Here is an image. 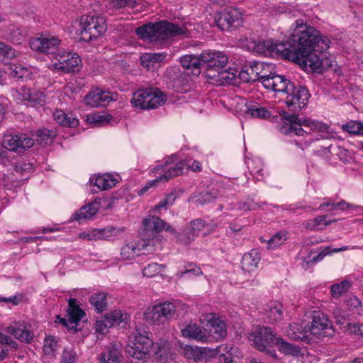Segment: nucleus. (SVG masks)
Instances as JSON below:
<instances>
[{"instance_id": "680f3d73", "label": "nucleus", "mask_w": 363, "mask_h": 363, "mask_svg": "<svg viewBox=\"0 0 363 363\" xmlns=\"http://www.w3.org/2000/svg\"><path fill=\"white\" fill-rule=\"evenodd\" d=\"M177 238L180 243L186 245L194 240L195 235L186 226L180 233L177 234Z\"/></svg>"}, {"instance_id": "9b49d317", "label": "nucleus", "mask_w": 363, "mask_h": 363, "mask_svg": "<svg viewBox=\"0 0 363 363\" xmlns=\"http://www.w3.org/2000/svg\"><path fill=\"white\" fill-rule=\"evenodd\" d=\"M215 22L222 30L230 31L237 28L243 23L242 11L238 8L226 7L216 14Z\"/></svg>"}, {"instance_id": "2f4dec72", "label": "nucleus", "mask_w": 363, "mask_h": 363, "mask_svg": "<svg viewBox=\"0 0 363 363\" xmlns=\"http://www.w3.org/2000/svg\"><path fill=\"white\" fill-rule=\"evenodd\" d=\"M7 332L13 335L21 342H30L32 341L34 334L30 330L18 323H14L7 328Z\"/></svg>"}, {"instance_id": "e2e57ef3", "label": "nucleus", "mask_w": 363, "mask_h": 363, "mask_svg": "<svg viewBox=\"0 0 363 363\" xmlns=\"http://www.w3.org/2000/svg\"><path fill=\"white\" fill-rule=\"evenodd\" d=\"M113 327V323H111L105 315L96 319L95 324V330L98 333L104 334L108 328Z\"/></svg>"}, {"instance_id": "bf43d9fd", "label": "nucleus", "mask_w": 363, "mask_h": 363, "mask_svg": "<svg viewBox=\"0 0 363 363\" xmlns=\"http://www.w3.org/2000/svg\"><path fill=\"white\" fill-rule=\"evenodd\" d=\"M262 204L255 203L251 197L247 198L245 201L238 203V209L241 211H255L261 208Z\"/></svg>"}, {"instance_id": "69168bd1", "label": "nucleus", "mask_w": 363, "mask_h": 363, "mask_svg": "<svg viewBox=\"0 0 363 363\" xmlns=\"http://www.w3.org/2000/svg\"><path fill=\"white\" fill-rule=\"evenodd\" d=\"M162 265L157 263H151L144 267L143 274L145 277H152L162 272Z\"/></svg>"}, {"instance_id": "603ef678", "label": "nucleus", "mask_w": 363, "mask_h": 363, "mask_svg": "<svg viewBox=\"0 0 363 363\" xmlns=\"http://www.w3.org/2000/svg\"><path fill=\"white\" fill-rule=\"evenodd\" d=\"M117 180L111 174H106L96 178L94 185L101 190H107L116 185Z\"/></svg>"}, {"instance_id": "5701e85b", "label": "nucleus", "mask_w": 363, "mask_h": 363, "mask_svg": "<svg viewBox=\"0 0 363 363\" xmlns=\"http://www.w3.org/2000/svg\"><path fill=\"white\" fill-rule=\"evenodd\" d=\"M113 100L110 92L99 89L90 91L84 97L85 103L91 107L106 106Z\"/></svg>"}, {"instance_id": "de8ad7c7", "label": "nucleus", "mask_w": 363, "mask_h": 363, "mask_svg": "<svg viewBox=\"0 0 363 363\" xmlns=\"http://www.w3.org/2000/svg\"><path fill=\"white\" fill-rule=\"evenodd\" d=\"M275 344L278 345L279 351L285 354L298 356L300 353L298 346L290 344L280 337H277Z\"/></svg>"}, {"instance_id": "0e129e2a", "label": "nucleus", "mask_w": 363, "mask_h": 363, "mask_svg": "<svg viewBox=\"0 0 363 363\" xmlns=\"http://www.w3.org/2000/svg\"><path fill=\"white\" fill-rule=\"evenodd\" d=\"M345 328L349 334L354 335L356 337L363 340V324L347 323Z\"/></svg>"}, {"instance_id": "f3484780", "label": "nucleus", "mask_w": 363, "mask_h": 363, "mask_svg": "<svg viewBox=\"0 0 363 363\" xmlns=\"http://www.w3.org/2000/svg\"><path fill=\"white\" fill-rule=\"evenodd\" d=\"M181 165L182 164H179L175 169H170L169 172H167V169L164 167V164L155 167L152 172L154 173V177H156V178L148 182L146 185L140 190L139 194L142 195L150 188L156 186L160 182H165L171 178L179 176L182 170Z\"/></svg>"}, {"instance_id": "c85d7f7f", "label": "nucleus", "mask_w": 363, "mask_h": 363, "mask_svg": "<svg viewBox=\"0 0 363 363\" xmlns=\"http://www.w3.org/2000/svg\"><path fill=\"white\" fill-rule=\"evenodd\" d=\"M18 94L24 101L29 102L32 106L43 104L45 101V94L43 92L27 86H22Z\"/></svg>"}, {"instance_id": "774afa93", "label": "nucleus", "mask_w": 363, "mask_h": 363, "mask_svg": "<svg viewBox=\"0 0 363 363\" xmlns=\"http://www.w3.org/2000/svg\"><path fill=\"white\" fill-rule=\"evenodd\" d=\"M77 352L72 347H66L64 349L62 354V363H75L77 360Z\"/></svg>"}, {"instance_id": "20e7f679", "label": "nucleus", "mask_w": 363, "mask_h": 363, "mask_svg": "<svg viewBox=\"0 0 363 363\" xmlns=\"http://www.w3.org/2000/svg\"><path fill=\"white\" fill-rule=\"evenodd\" d=\"M303 127L306 128H308L309 130H317L320 133V138H317L315 139L309 138L308 140H296V145L299 147L301 150H304L308 148L312 143H314L315 147L320 146L321 150H315V153L317 155H320L324 156L325 157H329L332 154L330 149L332 147V144H328L325 143L324 144H319L320 139L323 140H330V139H335L336 133L335 132H331L329 130V126L327 124H325L321 122L312 121L308 118H304L303 121H301Z\"/></svg>"}, {"instance_id": "338daca9", "label": "nucleus", "mask_w": 363, "mask_h": 363, "mask_svg": "<svg viewBox=\"0 0 363 363\" xmlns=\"http://www.w3.org/2000/svg\"><path fill=\"white\" fill-rule=\"evenodd\" d=\"M237 348L231 345H221L218 346L216 349L213 350L212 355L218 357V359H220L225 354H228L231 352H235Z\"/></svg>"}, {"instance_id": "cd10ccee", "label": "nucleus", "mask_w": 363, "mask_h": 363, "mask_svg": "<svg viewBox=\"0 0 363 363\" xmlns=\"http://www.w3.org/2000/svg\"><path fill=\"white\" fill-rule=\"evenodd\" d=\"M201 60V53L195 55H186L180 58V64L185 69H191L194 74L199 75L203 68V62Z\"/></svg>"}, {"instance_id": "6ab92c4d", "label": "nucleus", "mask_w": 363, "mask_h": 363, "mask_svg": "<svg viewBox=\"0 0 363 363\" xmlns=\"http://www.w3.org/2000/svg\"><path fill=\"white\" fill-rule=\"evenodd\" d=\"M82 60L76 53L69 52L60 56L57 62L53 65L54 69L63 73L78 72L80 69Z\"/></svg>"}, {"instance_id": "49530a36", "label": "nucleus", "mask_w": 363, "mask_h": 363, "mask_svg": "<svg viewBox=\"0 0 363 363\" xmlns=\"http://www.w3.org/2000/svg\"><path fill=\"white\" fill-rule=\"evenodd\" d=\"M207 349L206 347H192L189 345H186L181 347V353L189 359L200 360L202 358V355L204 351Z\"/></svg>"}, {"instance_id": "a878e982", "label": "nucleus", "mask_w": 363, "mask_h": 363, "mask_svg": "<svg viewBox=\"0 0 363 363\" xmlns=\"http://www.w3.org/2000/svg\"><path fill=\"white\" fill-rule=\"evenodd\" d=\"M269 66L265 65L263 63V67L260 69L259 75V79L260 80L264 88L269 90H272L276 92L278 89V85H277V79H285V77L283 75L276 74L268 70Z\"/></svg>"}, {"instance_id": "aec40b11", "label": "nucleus", "mask_w": 363, "mask_h": 363, "mask_svg": "<svg viewBox=\"0 0 363 363\" xmlns=\"http://www.w3.org/2000/svg\"><path fill=\"white\" fill-rule=\"evenodd\" d=\"M235 68H222L218 72L211 71L208 72V79L214 80L220 84H236L239 83V72Z\"/></svg>"}, {"instance_id": "dca6fc26", "label": "nucleus", "mask_w": 363, "mask_h": 363, "mask_svg": "<svg viewBox=\"0 0 363 363\" xmlns=\"http://www.w3.org/2000/svg\"><path fill=\"white\" fill-rule=\"evenodd\" d=\"M3 145L10 151L21 153L34 145V140L26 134L6 135L3 138Z\"/></svg>"}, {"instance_id": "37998d69", "label": "nucleus", "mask_w": 363, "mask_h": 363, "mask_svg": "<svg viewBox=\"0 0 363 363\" xmlns=\"http://www.w3.org/2000/svg\"><path fill=\"white\" fill-rule=\"evenodd\" d=\"M307 328L308 325L303 326L298 323H294L290 324L286 328V334L291 339L294 340H303L306 337V333L309 332Z\"/></svg>"}, {"instance_id": "f03ea898", "label": "nucleus", "mask_w": 363, "mask_h": 363, "mask_svg": "<svg viewBox=\"0 0 363 363\" xmlns=\"http://www.w3.org/2000/svg\"><path fill=\"white\" fill-rule=\"evenodd\" d=\"M135 33L140 38L152 43L162 42L181 35L188 37L190 34L185 26L165 20L150 22L139 26L135 29Z\"/></svg>"}, {"instance_id": "c756f323", "label": "nucleus", "mask_w": 363, "mask_h": 363, "mask_svg": "<svg viewBox=\"0 0 363 363\" xmlns=\"http://www.w3.org/2000/svg\"><path fill=\"white\" fill-rule=\"evenodd\" d=\"M174 161L175 159L174 156L168 158L165 161L164 167L167 169V172H169L170 169H175L179 166V164H182L181 167H182V173L179 175L183 174L184 171L188 170L189 169L194 172H200L202 169L201 164L198 161H193L191 164L190 162H186V161H181L174 164Z\"/></svg>"}, {"instance_id": "3c124183", "label": "nucleus", "mask_w": 363, "mask_h": 363, "mask_svg": "<svg viewBox=\"0 0 363 363\" xmlns=\"http://www.w3.org/2000/svg\"><path fill=\"white\" fill-rule=\"evenodd\" d=\"M352 286V282L345 279L340 283L330 286V295L334 298H339L344 293H346Z\"/></svg>"}, {"instance_id": "09e8293b", "label": "nucleus", "mask_w": 363, "mask_h": 363, "mask_svg": "<svg viewBox=\"0 0 363 363\" xmlns=\"http://www.w3.org/2000/svg\"><path fill=\"white\" fill-rule=\"evenodd\" d=\"M345 304L347 310L352 315L363 317V305L360 299L357 296H352L349 297L346 300Z\"/></svg>"}, {"instance_id": "ddd939ff", "label": "nucleus", "mask_w": 363, "mask_h": 363, "mask_svg": "<svg viewBox=\"0 0 363 363\" xmlns=\"http://www.w3.org/2000/svg\"><path fill=\"white\" fill-rule=\"evenodd\" d=\"M308 325L307 330L313 336L318 338L320 337H332L335 334V330L326 315L320 311H313L311 322Z\"/></svg>"}, {"instance_id": "4be33fe9", "label": "nucleus", "mask_w": 363, "mask_h": 363, "mask_svg": "<svg viewBox=\"0 0 363 363\" xmlns=\"http://www.w3.org/2000/svg\"><path fill=\"white\" fill-rule=\"evenodd\" d=\"M151 244L141 239L138 242H130L121 248V255L123 259H131L136 256L145 254V250L150 249Z\"/></svg>"}, {"instance_id": "052dcab7", "label": "nucleus", "mask_w": 363, "mask_h": 363, "mask_svg": "<svg viewBox=\"0 0 363 363\" xmlns=\"http://www.w3.org/2000/svg\"><path fill=\"white\" fill-rule=\"evenodd\" d=\"M286 239L287 233L286 232H279L268 240V248H275L282 245Z\"/></svg>"}, {"instance_id": "f704fd0d", "label": "nucleus", "mask_w": 363, "mask_h": 363, "mask_svg": "<svg viewBox=\"0 0 363 363\" xmlns=\"http://www.w3.org/2000/svg\"><path fill=\"white\" fill-rule=\"evenodd\" d=\"M260 261V255L257 250H252L250 252L243 255L242 259V268L247 272H252L258 267Z\"/></svg>"}, {"instance_id": "2eb2a0df", "label": "nucleus", "mask_w": 363, "mask_h": 363, "mask_svg": "<svg viewBox=\"0 0 363 363\" xmlns=\"http://www.w3.org/2000/svg\"><path fill=\"white\" fill-rule=\"evenodd\" d=\"M203 69L206 70V76L208 78V72L211 71L218 72L225 68L228 62V58L222 52L215 50H205L201 53Z\"/></svg>"}, {"instance_id": "8fccbe9b", "label": "nucleus", "mask_w": 363, "mask_h": 363, "mask_svg": "<svg viewBox=\"0 0 363 363\" xmlns=\"http://www.w3.org/2000/svg\"><path fill=\"white\" fill-rule=\"evenodd\" d=\"M17 343L9 336L0 333V360L4 359L9 354V347L17 348Z\"/></svg>"}, {"instance_id": "412c9836", "label": "nucleus", "mask_w": 363, "mask_h": 363, "mask_svg": "<svg viewBox=\"0 0 363 363\" xmlns=\"http://www.w3.org/2000/svg\"><path fill=\"white\" fill-rule=\"evenodd\" d=\"M182 336L194 339L198 342L210 343L213 342V337L208 333V330L196 323L186 325L182 329Z\"/></svg>"}, {"instance_id": "6e6552de", "label": "nucleus", "mask_w": 363, "mask_h": 363, "mask_svg": "<svg viewBox=\"0 0 363 363\" xmlns=\"http://www.w3.org/2000/svg\"><path fill=\"white\" fill-rule=\"evenodd\" d=\"M172 233H176L175 230L158 216H149L143 220V228L140 232L141 239L151 244L150 249L147 252H151L155 246V241H157V234L164 229Z\"/></svg>"}, {"instance_id": "393cba45", "label": "nucleus", "mask_w": 363, "mask_h": 363, "mask_svg": "<svg viewBox=\"0 0 363 363\" xmlns=\"http://www.w3.org/2000/svg\"><path fill=\"white\" fill-rule=\"evenodd\" d=\"M263 67V62H250L242 67L239 72V78L244 82L251 83L259 79L260 75V69Z\"/></svg>"}, {"instance_id": "f257e3e1", "label": "nucleus", "mask_w": 363, "mask_h": 363, "mask_svg": "<svg viewBox=\"0 0 363 363\" xmlns=\"http://www.w3.org/2000/svg\"><path fill=\"white\" fill-rule=\"evenodd\" d=\"M330 43L328 38L322 36L314 27L298 19L289 40L285 42V59L309 68L311 72L322 73L332 65L328 59H323V52L329 48Z\"/></svg>"}, {"instance_id": "c03bdc74", "label": "nucleus", "mask_w": 363, "mask_h": 363, "mask_svg": "<svg viewBox=\"0 0 363 363\" xmlns=\"http://www.w3.org/2000/svg\"><path fill=\"white\" fill-rule=\"evenodd\" d=\"M119 231H123V230H118L113 227H108L105 228L94 230L91 233L88 234L85 238H86L88 240L106 239L111 236L118 235Z\"/></svg>"}, {"instance_id": "bb28decb", "label": "nucleus", "mask_w": 363, "mask_h": 363, "mask_svg": "<svg viewBox=\"0 0 363 363\" xmlns=\"http://www.w3.org/2000/svg\"><path fill=\"white\" fill-rule=\"evenodd\" d=\"M102 201V199H96L93 202L82 207L79 211L73 214L72 219L80 222L82 219L87 220L91 218L98 212Z\"/></svg>"}, {"instance_id": "5fc2aeb1", "label": "nucleus", "mask_w": 363, "mask_h": 363, "mask_svg": "<svg viewBox=\"0 0 363 363\" xmlns=\"http://www.w3.org/2000/svg\"><path fill=\"white\" fill-rule=\"evenodd\" d=\"M16 56V52L13 48L0 41V62L8 64Z\"/></svg>"}, {"instance_id": "864d4df0", "label": "nucleus", "mask_w": 363, "mask_h": 363, "mask_svg": "<svg viewBox=\"0 0 363 363\" xmlns=\"http://www.w3.org/2000/svg\"><path fill=\"white\" fill-rule=\"evenodd\" d=\"M89 301L99 313L104 311L107 306L106 296L104 293L94 294L91 296Z\"/></svg>"}, {"instance_id": "58836bf2", "label": "nucleus", "mask_w": 363, "mask_h": 363, "mask_svg": "<svg viewBox=\"0 0 363 363\" xmlns=\"http://www.w3.org/2000/svg\"><path fill=\"white\" fill-rule=\"evenodd\" d=\"M139 4V0H108L106 8L111 14L125 7L135 8Z\"/></svg>"}, {"instance_id": "7c9ffc66", "label": "nucleus", "mask_w": 363, "mask_h": 363, "mask_svg": "<svg viewBox=\"0 0 363 363\" xmlns=\"http://www.w3.org/2000/svg\"><path fill=\"white\" fill-rule=\"evenodd\" d=\"M265 315L270 323L279 322L283 319V306L278 301H271L264 308Z\"/></svg>"}, {"instance_id": "b1692460", "label": "nucleus", "mask_w": 363, "mask_h": 363, "mask_svg": "<svg viewBox=\"0 0 363 363\" xmlns=\"http://www.w3.org/2000/svg\"><path fill=\"white\" fill-rule=\"evenodd\" d=\"M100 363H125L121 347L116 344H110L100 354Z\"/></svg>"}, {"instance_id": "a18cd8bd", "label": "nucleus", "mask_w": 363, "mask_h": 363, "mask_svg": "<svg viewBox=\"0 0 363 363\" xmlns=\"http://www.w3.org/2000/svg\"><path fill=\"white\" fill-rule=\"evenodd\" d=\"M55 134L52 131L48 129H40L35 131L34 134H33L32 138L40 146H46L50 143H52Z\"/></svg>"}, {"instance_id": "ea45409f", "label": "nucleus", "mask_w": 363, "mask_h": 363, "mask_svg": "<svg viewBox=\"0 0 363 363\" xmlns=\"http://www.w3.org/2000/svg\"><path fill=\"white\" fill-rule=\"evenodd\" d=\"M28 35V30L26 28L13 25L9 28L7 38L12 43L16 44H21L25 40Z\"/></svg>"}, {"instance_id": "4468645a", "label": "nucleus", "mask_w": 363, "mask_h": 363, "mask_svg": "<svg viewBox=\"0 0 363 363\" xmlns=\"http://www.w3.org/2000/svg\"><path fill=\"white\" fill-rule=\"evenodd\" d=\"M248 338L255 348L264 352L275 344L277 337L271 328L257 326L253 328Z\"/></svg>"}, {"instance_id": "39448f33", "label": "nucleus", "mask_w": 363, "mask_h": 363, "mask_svg": "<svg viewBox=\"0 0 363 363\" xmlns=\"http://www.w3.org/2000/svg\"><path fill=\"white\" fill-rule=\"evenodd\" d=\"M152 335L147 325H137L130 340L131 345L127 347L126 352L132 357L138 359L147 358L154 345Z\"/></svg>"}, {"instance_id": "79ce46f5", "label": "nucleus", "mask_w": 363, "mask_h": 363, "mask_svg": "<svg viewBox=\"0 0 363 363\" xmlns=\"http://www.w3.org/2000/svg\"><path fill=\"white\" fill-rule=\"evenodd\" d=\"M167 57L165 52H148L145 53L140 57V62L143 67L150 68L156 63L163 62Z\"/></svg>"}, {"instance_id": "72a5a7b5", "label": "nucleus", "mask_w": 363, "mask_h": 363, "mask_svg": "<svg viewBox=\"0 0 363 363\" xmlns=\"http://www.w3.org/2000/svg\"><path fill=\"white\" fill-rule=\"evenodd\" d=\"M6 73L12 78L22 81L31 79L32 77V73L28 68L17 64L9 65Z\"/></svg>"}, {"instance_id": "423d86ee", "label": "nucleus", "mask_w": 363, "mask_h": 363, "mask_svg": "<svg viewBox=\"0 0 363 363\" xmlns=\"http://www.w3.org/2000/svg\"><path fill=\"white\" fill-rule=\"evenodd\" d=\"M77 31L80 40L90 42L105 33L107 28L106 19L101 16H83L81 17Z\"/></svg>"}, {"instance_id": "f8f14e48", "label": "nucleus", "mask_w": 363, "mask_h": 363, "mask_svg": "<svg viewBox=\"0 0 363 363\" xmlns=\"http://www.w3.org/2000/svg\"><path fill=\"white\" fill-rule=\"evenodd\" d=\"M247 46L253 52L264 55H272L273 54H279L285 59V52H286V47L285 42H274L272 39H250L247 40Z\"/></svg>"}, {"instance_id": "473e14b6", "label": "nucleus", "mask_w": 363, "mask_h": 363, "mask_svg": "<svg viewBox=\"0 0 363 363\" xmlns=\"http://www.w3.org/2000/svg\"><path fill=\"white\" fill-rule=\"evenodd\" d=\"M206 326L209 330L208 333L213 337V342L214 340L223 338L227 334L225 323L222 320L211 319L208 320Z\"/></svg>"}, {"instance_id": "4d7b16f0", "label": "nucleus", "mask_w": 363, "mask_h": 363, "mask_svg": "<svg viewBox=\"0 0 363 363\" xmlns=\"http://www.w3.org/2000/svg\"><path fill=\"white\" fill-rule=\"evenodd\" d=\"M218 190L211 189L208 191H204L200 194L196 202L201 206L211 203L218 197Z\"/></svg>"}, {"instance_id": "6e6d98bb", "label": "nucleus", "mask_w": 363, "mask_h": 363, "mask_svg": "<svg viewBox=\"0 0 363 363\" xmlns=\"http://www.w3.org/2000/svg\"><path fill=\"white\" fill-rule=\"evenodd\" d=\"M342 129L350 134L363 135V123L360 121H350L342 124Z\"/></svg>"}, {"instance_id": "c9c22d12", "label": "nucleus", "mask_w": 363, "mask_h": 363, "mask_svg": "<svg viewBox=\"0 0 363 363\" xmlns=\"http://www.w3.org/2000/svg\"><path fill=\"white\" fill-rule=\"evenodd\" d=\"M67 316L71 324L77 326L78 323L85 315L84 311L77 304L75 298H69L68 301Z\"/></svg>"}, {"instance_id": "a211bd4d", "label": "nucleus", "mask_w": 363, "mask_h": 363, "mask_svg": "<svg viewBox=\"0 0 363 363\" xmlns=\"http://www.w3.org/2000/svg\"><path fill=\"white\" fill-rule=\"evenodd\" d=\"M61 40L50 33H41L30 40V48L36 52L50 53L60 44Z\"/></svg>"}, {"instance_id": "4c0bfd02", "label": "nucleus", "mask_w": 363, "mask_h": 363, "mask_svg": "<svg viewBox=\"0 0 363 363\" xmlns=\"http://www.w3.org/2000/svg\"><path fill=\"white\" fill-rule=\"evenodd\" d=\"M55 121L62 126L75 128L79 125L77 118L72 117V114H67L62 110H56L53 113Z\"/></svg>"}, {"instance_id": "0eeeda50", "label": "nucleus", "mask_w": 363, "mask_h": 363, "mask_svg": "<svg viewBox=\"0 0 363 363\" xmlns=\"http://www.w3.org/2000/svg\"><path fill=\"white\" fill-rule=\"evenodd\" d=\"M166 96L157 88H146L134 93L131 99L133 107L141 109H153L162 105Z\"/></svg>"}, {"instance_id": "13d9d810", "label": "nucleus", "mask_w": 363, "mask_h": 363, "mask_svg": "<svg viewBox=\"0 0 363 363\" xmlns=\"http://www.w3.org/2000/svg\"><path fill=\"white\" fill-rule=\"evenodd\" d=\"M57 346L58 341L55 337H48L44 341L43 352L46 355L54 357L55 351L57 350Z\"/></svg>"}, {"instance_id": "1a4fd4ad", "label": "nucleus", "mask_w": 363, "mask_h": 363, "mask_svg": "<svg viewBox=\"0 0 363 363\" xmlns=\"http://www.w3.org/2000/svg\"><path fill=\"white\" fill-rule=\"evenodd\" d=\"M277 129L281 133L289 136L298 135L304 136L308 135V131L303 129L302 121L303 118H299L295 113H288L285 111L280 113L279 117L273 116L272 119H278Z\"/></svg>"}, {"instance_id": "9d476101", "label": "nucleus", "mask_w": 363, "mask_h": 363, "mask_svg": "<svg viewBox=\"0 0 363 363\" xmlns=\"http://www.w3.org/2000/svg\"><path fill=\"white\" fill-rule=\"evenodd\" d=\"M175 306L171 302H164L149 307L145 311L144 319L149 324L163 325L174 318Z\"/></svg>"}, {"instance_id": "7ed1b4c3", "label": "nucleus", "mask_w": 363, "mask_h": 363, "mask_svg": "<svg viewBox=\"0 0 363 363\" xmlns=\"http://www.w3.org/2000/svg\"><path fill=\"white\" fill-rule=\"evenodd\" d=\"M277 79L278 89L276 93L286 95L285 104L289 111L297 113L304 108L308 102L311 94L306 86L295 84L287 78L285 79Z\"/></svg>"}, {"instance_id": "a19ab883", "label": "nucleus", "mask_w": 363, "mask_h": 363, "mask_svg": "<svg viewBox=\"0 0 363 363\" xmlns=\"http://www.w3.org/2000/svg\"><path fill=\"white\" fill-rule=\"evenodd\" d=\"M246 113L252 118L259 119H269L272 116V112L267 108L262 106L257 103H252L247 106Z\"/></svg>"}, {"instance_id": "e433bc0d", "label": "nucleus", "mask_w": 363, "mask_h": 363, "mask_svg": "<svg viewBox=\"0 0 363 363\" xmlns=\"http://www.w3.org/2000/svg\"><path fill=\"white\" fill-rule=\"evenodd\" d=\"M154 349V355L160 363H165L172 356V347L169 342L161 341L156 343Z\"/></svg>"}]
</instances>
